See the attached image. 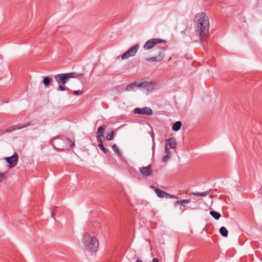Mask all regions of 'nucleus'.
Wrapping results in <instances>:
<instances>
[{
    "mask_svg": "<svg viewBox=\"0 0 262 262\" xmlns=\"http://www.w3.org/2000/svg\"><path fill=\"white\" fill-rule=\"evenodd\" d=\"M194 20L196 30L199 33L200 39L203 42L209 35L208 17L204 13H200L195 15Z\"/></svg>",
    "mask_w": 262,
    "mask_h": 262,
    "instance_id": "nucleus-1",
    "label": "nucleus"
},
{
    "mask_svg": "<svg viewBox=\"0 0 262 262\" xmlns=\"http://www.w3.org/2000/svg\"><path fill=\"white\" fill-rule=\"evenodd\" d=\"M83 249L85 251L93 253L97 251L99 242L95 237L92 236L88 233H84L81 239Z\"/></svg>",
    "mask_w": 262,
    "mask_h": 262,
    "instance_id": "nucleus-2",
    "label": "nucleus"
},
{
    "mask_svg": "<svg viewBox=\"0 0 262 262\" xmlns=\"http://www.w3.org/2000/svg\"><path fill=\"white\" fill-rule=\"evenodd\" d=\"M76 77L75 73H69L66 74H59L55 76V79L58 83L66 84L70 78H74Z\"/></svg>",
    "mask_w": 262,
    "mask_h": 262,
    "instance_id": "nucleus-3",
    "label": "nucleus"
},
{
    "mask_svg": "<svg viewBox=\"0 0 262 262\" xmlns=\"http://www.w3.org/2000/svg\"><path fill=\"white\" fill-rule=\"evenodd\" d=\"M165 40L159 38H152L148 40L143 46L145 50H149L154 48L158 43H165Z\"/></svg>",
    "mask_w": 262,
    "mask_h": 262,
    "instance_id": "nucleus-4",
    "label": "nucleus"
},
{
    "mask_svg": "<svg viewBox=\"0 0 262 262\" xmlns=\"http://www.w3.org/2000/svg\"><path fill=\"white\" fill-rule=\"evenodd\" d=\"M139 48V46L138 45H136L135 46L130 48L127 51H126L125 53L122 54L121 56V59L124 60L130 57L134 56L138 51Z\"/></svg>",
    "mask_w": 262,
    "mask_h": 262,
    "instance_id": "nucleus-5",
    "label": "nucleus"
},
{
    "mask_svg": "<svg viewBox=\"0 0 262 262\" xmlns=\"http://www.w3.org/2000/svg\"><path fill=\"white\" fill-rule=\"evenodd\" d=\"M165 48L160 47L158 48V55L157 56L149 58L147 59L149 62H157L162 60L164 57Z\"/></svg>",
    "mask_w": 262,
    "mask_h": 262,
    "instance_id": "nucleus-6",
    "label": "nucleus"
},
{
    "mask_svg": "<svg viewBox=\"0 0 262 262\" xmlns=\"http://www.w3.org/2000/svg\"><path fill=\"white\" fill-rule=\"evenodd\" d=\"M133 112L135 114H141L147 116L151 115L153 114L152 109L147 106L143 108H135Z\"/></svg>",
    "mask_w": 262,
    "mask_h": 262,
    "instance_id": "nucleus-7",
    "label": "nucleus"
},
{
    "mask_svg": "<svg viewBox=\"0 0 262 262\" xmlns=\"http://www.w3.org/2000/svg\"><path fill=\"white\" fill-rule=\"evenodd\" d=\"M155 192L156 194L160 198H170V199H178V196L177 195H172L166 193V192L160 190L159 188H157L155 189Z\"/></svg>",
    "mask_w": 262,
    "mask_h": 262,
    "instance_id": "nucleus-8",
    "label": "nucleus"
},
{
    "mask_svg": "<svg viewBox=\"0 0 262 262\" xmlns=\"http://www.w3.org/2000/svg\"><path fill=\"white\" fill-rule=\"evenodd\" d=\"M18 156L16 153H14L12 156L5 158L6 161L9 164V167H14L17 163Z\"/></svg>",
    "mask_w": 262,
    "mask_h": 262,
    "instance_id": "nucleus-9",
    "label": "nucleus"
},
{
    "mask_svg": "<svg viewBox=\"0 0 262 262\" xmlns=\"http://www.w3.org/2000/svg\"><path fill=\"white\" fill-rule=\"evenodd\" d=\"M140 171L141 174L144 177L150 176L152 173L151 165L149 164L147 166L141 167L140 168Z\"/></svg>",
    "mask_w": 262,
    "mask_h": 262,
    "instance_id": "nucleus-10",
    "label": "nucleus"
},
{
    "mask_svg": "<svg viewBox=\"0 0 262 262\" xmlns=\"http://www.w3.org/2000/svg\"><path fill=\"white\" fill-rule=\"evenodd\" d=\"M167 142H168V143L165 145V146H167L169 149L175 148L176 142L174 138H170L168 139L167 140Z\"/></svg>",
    "mask_w": 262,
    "mask_h": 262,
    "instance_id": "nucleus-11",
    "label": "nucleus"
},
{
    "mask_svg": "<svg viewBox=\"0 0 262 262\" xmlns=\"http://www.w3.org/2000/svg\"><path fill=\"white\" fill-rule=\"evenodd\" d=\"M155 83L152 82H148L146 81V84L145 86V90L147 92L152 91L155 89Z\"/></svg>",
    "mask_w": 262,
    "mask_h": 262,
    "instance_id": "nucleus-12",
    "label": "nucleus"
},
{
    "mask_svg": "<svg viewBox=\"0 0 262 262\" xmlns=\"http://www.w3.org/2000/svg\"><path fill=\"white\" fill-rule=\"evenodd\" d=\"M106 126L105 125H103L100 126L97 130V135L99 137L103 136V133L104 130L105 129Z\"/></svg>",
    "mask_w": 262,
    "mask_h": 262,
    "instance_id": "nucleus-13",
    "label": "nucleus"
},
{
    "mask_svg": "<svg viewBox=\"0 0 262 262\" xmlns=\"http://www.w3.org/2000/svg\"><path fill=\"white\" fill-rule=\"evenodd\" d=\"M181 126H182L181 122L178 121L176 122L173 124V125L172 127V129L174 131H178L181 128Z\"/></svg>",
    "mask_w": 262,
    "mask_h": 262,
    "instance_id": "nucleus-14",
    "label": "nucleus"
},
{
    "mask_svg": "<svg viewBox=\"0 0 262 262\" xmlns=\"http://www.w3.org/2000/svg\"><path fill=\"white\" fill-rule=\"evenodd\" d=\"M220 233L223 237H227L228 234V231L227 229L224 227H222L220 228Z\"/></svg>",
    "mask_w": 262,
    "mask_h": 262,
    "instance_id": "nucleus-15",
    "label": "nucleus"
},
{
    "mask_svg": "<svg viewBox=\"0 0 262 262\" xmlns=\"http://www.w3.org/2000/svg\"><path fill=\"white\" fill-rule=\"evenodd\" d=\"M210 191H206L203 192H193L192 194L197 196H205L208 195Z\"/></svg>",
    "mask_w": 262,
    "mask_h": 262,
    "instance_id": "nucleus-16",
    "label": "nucleus"
},
{
    "mask_svg": "<svg viewBox=\"0 0 262 262\" xmlns=\"http://www.w3.org/2000/svg\"><path fill=\"white\" fill-rule=\"evenodd\" d=\"M210 214L216 220H219L221 217V214L219 212L214 211H211Z\"/></svg>",
    "mask_w": 262,
    "mask_h": 262,
    "instance_id": "nucleus-17",
    "label": "nucleus"
},
{
    "mask_svg": "<svg viewBox=\"0 0 262 262\" xmlns=\"http://www.w3.org/2000/svg\"><path fill=\"white\" fill-rule=\"evenodd\" d=\"M136 86V82L129 84L127 85L125 90L126 91H130L132 90H134Z\"/></svg>",
    "mask_w": 262,
    "mask_h": 262,
    "instance_id": "nucleus-18",
    "label": "nucleus"
},
{
    "mask_svg": "<svg viewBox=\"0 0 262 262\" xmlns=\"http://www.w3.org/2000/svg\"><path fill=\"white\" fill-rule=\"evenodd\" d=\"M112 149L113 151L119 157H121V152L119 150V149L118 148V147L116 144H114L112 146Z\"/></svg>",
    "mask_w": 262,
    "mask_h": 262,
    "instance_id": "nucleus-19",
    "label": "nucleus"
},
{
    "mask_svg": "<svg viewBox=\"0 0 262 262\" xmlns=\"http://www.w3.org/2000/svg\"><path fill=\"white\" fill-rule=\"evenodd\" d=\"M51 81V78L49 77H46L44 78L43 82L45 86L47 87L49 84L50 81Z\"/></svg>",
    "mask_w": 262,
    "mask_h": 262,
    "instance_id": "nucleus-20",
    "label": "nucleus"
},
{
    "mask_svg": "<svg viewBox=\"0 0 262 262\" xmlns=\"http://www.w3.org/2000/svg\"><path fill=\"white\" fill-rule=\"evenodd\" d=\"M146 84V81H144L142 82L137 83L136 82V86L138 88H140L143 89V91H145V86Z\"/></svg>",
    "mask_w": 262,
    "mask_h": 262,
    "instance_id": "nucleus-21",
    "label": "nucleus"
},
{
    "mask_svg": "<svg viewBox=\"0 0 262 262\" xmlns=\"http://www.w3.org/2000/svg\"><path fill=\"white\" fill-rule=\"evenodd\" d=\"M31 123H27L24 125H17V129H20L25 127H27L30 125H31Z\"/></svg>",
    "mask_w": 262,
    "mask_h": 262,
    "instance_id": "nucleus-22",
    "label": "nucleus"
},
{
    "mask_svg": "<svg viewBox=\"0 0 262 262\" xmlns=\"http://www.w3.org/2000/svg\"><path fill=\"white\" fill-rule=\"evenodd\" d=\"M17 129V125L16 126V127H15L14 126H11L10 127H9L8 128H7L5 131V133H10L12 131H14V130H15Z\"/></svg>",
    "mask_w": 262,
    "mask_h": 262,
    "instance_id": "nucleus-23",
    "label": "nucleus"
},
{
    "mask_svg": "<svg viewBox=\"0 0 262 262\" xmlns=\"http://www.w3.org/2000/svg\"><path fill=\"white\" fill-rule=\"evenodd\" d=\"M113 137H114V132H113V131H112L111 133L107 134V135L106 136V139L110 141L113 139Z\"/></svg>",
    "mask_w": 262,
    "mask_h": 262,
    "instance_id": "nucleus-24",
    "label": "nucleus"
},
{
    "mask_svg": "<svg viewBox=\"0 0 262 262\" xmlns=\"http://www.w3.org/2000/svg\"><path fill=\"white\" fill-rule=\"evenodd\" d=\"M98 146L100 149H101L105 154H106L107 152V150L104 147L103 143L102 144H98Z\"/></svg>",
    "mask_w": 262,
    "mask_h": 262,
    "instance_id": "nucleus-25",
    "label": "nucleus"
},
{
    "mask_svg": "<svg viewBox=\"0 0 262 262\" xmlns=\"http://www.w3.org/2000/svg\"><path fill=\"white\" fill-rule=\"evenodd\" d=\"M66 90L70 91V90L69 89H66L64 86H63L61 85H59L57 88V91H64Z\"/></svg>",
    "mask_w": 262,
    "mask_h": 262,
    "instance_id": "nucleus-26",
    "label": "nucleus"
},
{
    "mask_svg": "<svg viewBox=\"0 0 262 262\" xmlns=\"http://www.w3.org/2000/svg\"><path fill=\"white\" fill-rule=\"evenodd\" d=\"M171 157V155H166L165 156H164L162 158V161L163 162H167V160L170 158Z\"/></svg>",
    "mask_w": 262,
    "mask_h": 262,
    "instance_id": "nucleus-27",
    "label": "nucleus"
},
{
    "mask_svg": "<svg viewBox=\"0 0 262 262\" xmlns=\"http://www.w3.org/2000/svg\"><path fill=\"white\" fill-rule=\"evenodd\" d=\"M73 94L76 95H81L82 94L83 92L82 91H73Z\"/></svg>",
    "mask_w": 262,
    "mask_h": 262,
    "instance_id": "nucleus-28",
    "label": "nucleus"
},
{
    "mask_svg": "<svg viewBox=\"0 0 262 262\" xmlns=\"http://www.w3.org/2000/svg\"><path fill=\"white\" fill-rule=\"evenodd\" d=\"M67 143L69 144V145H70L71 147L73 146H74V143H73V142H72V141L71 140V139H69V138H67Z\"/></svg>",
    "mask_w": 262,
    "mask_h": 262,
    "instance_id": "nucleus-29",
    "label": "nucleus"
},
{
    "mask_svg": "<svg viewBox=\"0 0 262 262\" xmlns=\"http://www.w3.org/2000/svg\"><path fill=\"white\" fill-rule=\"evenodd\" d=\"M102 137H99L98 136H97V141H98L99 144L102 143Z\"/></svg>",
    "mask_w": 262,
    "mask_h": 262,
    "instance_id": "nucleus-30",
    "label": "nucleus"
},
{
    "mask_svg": "<svg viewBox=\"0 0 262 262\" xmlns=\"http://www.w3.org/2000/svg\"><path fill=\"white\" fill-rule=\"evenodd\" d=\"M170 149L167 147V146L165 147V151L166 155H171L170 151H169Z\"/></svg>",
    "mask_w": 262,
    "mask_h": 262,
    "instance_id": "nucleus-31",
    "label": "nucleus"
},
{
    "mask_svg": "<svg viewBox=\"0 0 262 262\" xmlns=\"http://www.w3.org/2000/svg\"><path fill=\"white\" fill-rule=\"evenodd\" d=\"M181 201L182 204L183 203L188 204L190 202V201L189 200H181Z\"/></svg>",
    "mask_w": 262,
    "mask_h": 262,
    "instance_id": "nucleus-32",
    "label": "nucleus"
},
{
    "mask_svg": "<svg viewBox=\"0 0 262 262\" xmlns=\"http://www.w3.org/2000/svg\"><path fill=\"white\" fill-rule=\"evenodd\" d=\"M5 177V174L4 173H0V182L3 181Z\"/></svg>",
    "mask_w": 262,
    "mask_h": 262,
    "instance_id": "nucleus-33",
    "label": "nucleus"
},
{
    "mask_svg": "<svg viewBox=\"0 0 262 262\" xmlns=\"http://www.w3.org/2000/svg\"><path fill=\"white\" fill-rule=\"evenodd\" d=\"M181 204H182L181 200L180 201H176L175 202V205H181Z\"/></svg>",
    "mask_w": 262,
    "mask_h": 262,
    "instance_id": "nucleus-34",
    "label": "nucleus"
},
{
    "mask_svg": "<svg viewBox=\"0 0 262 262\" xmlns=\"http://www.w3.org/2000/svg\"><path fill=\"white\" fill-rule=\"evenodd\" d=\"M152 262H159V259L155 257L152 259Z\"/></svg>",
    "mask_w": 262,
    "mask_h": 262,
    "instance_id": "nucleus-35",
    "label": "nucleus"
},
{
    "mask_svg": "<svg viewBox=\"0 0 262 262\" xmlns=\"http://www.w3.org/2000/svg\"><path fill=\"white\" fill-rule=\"evenodd\" d=\"M56 209V208H55L52 211V216H54L55 215V210Z\"/></svg>",
    "mask_w": 262,
    "mask_h": 262,
    "instance_id": "nucleus-36",
    "label": "nucleus"
},
{
    "mask_svg": "<svg viewBox=\"0 0 262 262\" xmlns=\"http://www.w3.org/2000/svg\"><path fill=\"white\" fill-rule=\"evenodd\" d=\"M4 133H5V132H3V130H0V135L3 134Z\"/></svg>",
    "mask_w": 262,
    "mask_h": 262,
    "instance_id": "nucleus-37",
    "label": "nucleus"
},
{
    "mask_svg": "<svg viewBox=\"0 0 262 262\" xmlns=\"http://www.w3.org/2000/svg\"><path fill=\"white\" fill-rule=\"evenodd\" d=\"M136 262H143V261L140 260H137Z\"/></svg>",
    "mask_w": 262,
    "mask_h": 262,
    "instance_id": "nucleus-38",
    "label": "nucleus"
},
{
    "mask_svg": "<svg viewBox=\"0 0 262 262\" xmlns=\"http://www.w3.org/2000/svg\"><path fill=\"white\" fill-rule=\"evenodd\" d=\"M154 146L152 147V152H154Z\"/></svg>",
    "mask_w": 262,
    "mask_h": 262,
    "instance_id": "nucleus-39",
    "label": "nucleus"
}]
</instances>
